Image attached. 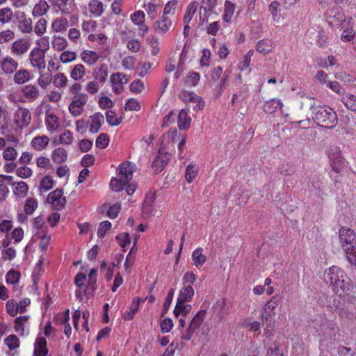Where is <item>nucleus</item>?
<instances>
[{"mask_svg": "<svg viewBox=\"0 0 356 356\" xmlns=\"http://www.w3.org/2000/svg\"><path fill=\"white\" fill-rule=\"evenodd\" d=\"M45 124L47 130L51 134L54 133L60 125L58 118L56 115L51 113H47Z\"/></svg>", "mask_w": 356, "mask_h": 356, "instance_id": "28", "label": "nucleus"}, {"mask_svg": "<svg viewBox=\"0 0 356 356\" xmlns=\"http://www.w3.org/2000/svg\"><path fill=\"white\" fill-rule=\"evenodd\" d=\"M203 249L201 248H198L195 249L192 253V259L193 261V264L196 266H202L207 260L206 255L203 253Z\"/></svg>", "mask_w": 356, "mask_h": 356, "instance_id": "39", "label": "nucleus"}, {"mask_svg": "<svg viewBox=\"0 0 356 356\" xmlns=\"http://www.w3.org/2000/svg\"><path fill=\"white\" fill-rule=\"evenodd\" d=\"M275 312H266L265 310L261 315L263 325L266 324L264 334H268L270 332V327H271L275 323L274 316Z\"/></svg>", "mask_w": 356, "mask_h": 356, "instance_id": "42", "label": "nucleus"}, {"mask_svg": "<svg viewBox=\"0 0 356 356\" xmlns=\"http://www.w3.org/2000/svg\"><path fill=\"white\" fill-rule=\"evenodd\" d=\"M17 156V150L13 147H6L3 152V158L6 161H15Z\"/></svg>", "mask_w": 356, "mask_h": 356, "instance_id": "60", "label": "nucleus"}, {"mask_svg": "<svg viewBox=\"0 0 356 356\" xmlns=\"http://www.w3.org/2000/svg\"><path fill=\"white\" fill-rule=\"evenodd\" d=\"M0 131L4 135L13 134V125L8 117V112L0 105Z\"/></svg>", "mask_w": 356, "mask_h": 356, "instance_id": "12", "label": "nucleus"}, {"mask_svg": "<svg viewBox=\"0 0 356 356\" xmlns=\"http://www.w3.org/2000/svg\"><path fill=\"white\" fill-rule=\"evenodd\" d=\"M13 15V10L10 8H3L0 9V22L6 24L9 22Z\"/></svg>", "mask_w": 356, "mask_h": 356, "instance_id": "53", "label": "nucleus"}, {"mask_svg": "<svg viewBox=\"0 0 356 356\" xmlns=\"http://www.w3.org/2000/svg\"><path fill=\"white\" fill-rule=\"evenodd\" d=\"M79 312L76 311V312L73 314V323L74 327L77 332H89V327L88 325V321L89 318V312H83V318H82V328L79 329V321L81 320L80 314H78Z\"/></svg>", "mask_w": 356, "mask_h": 356, "instance_id": "18", "label": "nucleus"}, {"mask_svg": "<svg viewBox=\"0 0 356 356\" xmlns=\"http://www.w3.org/2000/svg\"><path fill=\"white\" fill-rule=\"evenodd\" d=\"M138 300H137L136 302H135L134 300L133 301L132 304L129 307V310L123 314V318H124V320L130 321L134 318L136 313L138 309Z\"/></svg>", "mask_w": 356, "mask_h": 356, "instance_id": "57", "label": "nucleus"}, {"mask_svg": "<svg viewBox=\"0 0 356 356\" xmlns=\"http://www.w3.org/2000/svg\"><path fill=\"white\" fill-rule=\"evenodd\" d=\"M76 59V54L74 51H64L60 55L59 60L63 63H68Z\"/></svg>", "mask_w": 356, "mask_h": 356, "instance_id": "56", "label": "nucleus"}, {"mask_svg": "<svg viewBox=\"0 0 356 356\" xmlns=\"http://www.w3.org/2000/svg\"><path fill=\"white\" fill-rule=\"evenodd\" d=\"M28 60L31 67L38 72L44 71L46 67L45 54L40 49L33 48Z\"/></svg>", "mask_w": 356, "mask_h": 356, "instance_id": "7", "label": "nucleus"}, {"mask_svg": "<svg viewBox=\"0 0 356 356\" xmlns=\"http://www.w3.org/2000/svg\"><path fill=\"white\" fill-rule=\"evenodd\" d=\"M36 44L38 47H34V49H41L44 54L49 49L50 44H49V38L48 36H44L40 38L39 40L36 41Z\"/></svg>", "mask_w": 356, "mask_h": 356, "instance_id": "58", "label": "nucleus"}, {"mask_svg": "<svg viewBox=\"0 0 356 356\" xmlns=\"http://www.w3.org/2000/svg\"><path fill=\"white\" fill-rule=\"evenodd\" d=\"M68 20L65 17L56 18L52 22V30L56 33L64 32L68 27Z\"/></svg>", "mask_w": 356, "mask_h": 356, "instance_id": "35", "label": "nucleus"}, {"mask_svg": "<svg viewBox=\"0 0 356 356\" xmlns=\"http://www.w3.org/2000/svg\"><path fill=\"white\" fill-rule=\"evenodd\" d=\"M206 311L205 310H200L197 312L195 316L191 320L189 327L188 332L190 333H193L195 332L202 325L203 321L205 318Z\"/></svg>", "mask_w": 356, "mask_h": 356, "instance_id": "25", "label": "nucleus"}, {"mask_svg": "<svg viewBox=\"0 0 356 356\" xmlns=\"http://www.w3.org/2000/svg\"><path fill=\"white\" fill-rule=\"evenodd\" d=\"M31 79V74L28 70L22 69L17 71L14 75V81L17 84H23Z\"/></svg>", "mask_w": 356, "mask_h": 356, "instance_id": "41", "label": "nucleus"}, {"mask_svg": "<svg viewBox=\"0 0 356 356\" xmlns=\"http://www.w3.org/2000/svg\"><path fill=\"white\" fill-rule=\"evenodd\" d=\"M56 141L63 145H70L73 142V134L70 131L65 130L58 136Z\"/></svg>", "mask_w": 356, "mask_h": 356, "instance_id": "49", "label": "nucleus"}, {"mask_svg": "<svg viewBox=\"0 0 356 356\" xmlns=\"http://www.w3.org/2000/svg\"><path fill=\"white\" fill-rule=\"evenodd\" d=\"M15 173L20 178L27 179L32 176L33 171L30 168L27 166H22L17 168L15 170Z\"/></svg>", "mask_w": 356, "mask_h": 356, "instance_id": "63", "label": "nucleus"}, {"mask_svg": "<svg viewBox=\"0 0 356 356\" xmlns=\"http://www.w3.org/2000/svg\"><path fill=\"white\" fill-rule=\"evenodd\" d=\"M6 184L14 185L13 177L9 175H0V191L8 193V188Z\"/></svg>", "mask_w": 356, "mask_h": 356, "instance_id": "55", "label": "nucleus"}, {"mask_svg": "<svg viewBox=\"0 0 356 356\" xmlns=\"http://www.w3.org/2000/svg\"><path fill=\"white\" fill-rule=\"evenodd\" d=\"M51 2L56 11L64 15H70L76 8L74 0H51Z\"/></svg>", "mask_w": 356, "mask_h": 356, "instance_id": "11", "label": "nucleus"}, {"mask_svg": "<svg viewBox=\"0 0 356 356\" xmlns=\"http://www.w3.org/2000/svg\"><path fill=\"white\" fill-rule=\"evenodd\" d=\"M172 26V21L167 17L162 15L154 25V29L156 32L159 34H165L168 33Z\"/></svg>", "mask_w": 356, "mask_h": 356, "instance_id": "16", "label": "nucleus"}, {"mask_svg": "<svg viewBox=\"0 0 356 356\" xmlns=\"http://www.w3.org/2000/svg\"><path fill=\"white\" fill-rule=\"evenodd\" d=\"M47 353L46 339L42 337H37L34 343L33 356H46Z\"/></svg>", "mask_w": 356, "mask_h": 356, "instance_id": "23", "label": "nucleus"}, {"mask_svg": "<svg viewBox=\"0 0 356 356\" xmlns=\"http://www.w3.org/2000/svg\"><path fill=\"white\" fill-rule=\"evenodd\" d=\"M283 106L280 100L275 99L267 101L264 106V110L267 113H273L277 111L278 108H281Z\"/></svg>", "mask_w": 356, "mask_h": 356, "instance_id": "43", "label": "nucleus"}, {"mask_svg": "<svg viewBox=\"0 0 356 356\" xmlns=\"http://www.w3.org/2000/svg\"><path fill=\"white\" fill-rule=\"evenodd\" d=\"M256 49L260 53L266 54L271 51V45L266 40H261L257 42Z\"/></svg>", "mask_w": 356, "mask_h": 356, "instance_id": "59", "label": "nucleus"}, {"mask_svg": "<svg viewBox=\"0 0 356 356\" xmlns=\"http://www.w3.org/2000/svg\"><path fill=\"white\" fill-rule=\"evenodd\" d=\"M89 10L95 16H100L104 11L103 3L99 0H92L89 3Z\"/></svg>", "mask_w": 356, "mask_h": 356, "instance_id": "46", "label": "nucleus"}, {"mask_svg": "<svg viewBox=\"0 0 356 356\" xmlns=\"http://www.w3.org/2000/svg\"><path fill=\"white\" fill-rule=\"evenodd\" d=\"M127 76L122 72H115L111 75L110 81L113 91L115 94L121 93L124 90V86L128 82Z\"/></svg>", "mask_w": 356, "mask_h": 356, "instance_id": "10", "label": "nucleus"}, {"mask_svg": "<svg viewBox=\"0 0 356 356\" xmlns=\"http://www.w3.org/2000/svg\"><path fill=\"white\" fill-rule=\"evenodd\" d=\"M191 121L187 112L184 109L181 110L177 116L178 127L182 130L187 129L190 127Z\"/></svg>", "mask_w": 356, "mask_h": 356, "instance_id": "34", "label": "nucleus"}, {"mask_svg": "<svg viewBox=\"0 0 356 356\" xmlns=\"http://www.w3.org/2000/svg\"><path fill=\"white\" fill-rule=\"evenodd\" d=\"M195 293L193 286H184L180 289L177 300L180 302H191Z\"/></svg>", "mask_w": 356, "mask_h": 356, "instance_id": "27", "label": "nucleus"}, {"mask_svg": "<svg viewBox=\"0 0 356 356\" xmlns=\"http://www.w3.org/2000/svg\"><path fill=\"white\" fill-rule=\"evenodd\" d=\"M13 121L15 127L13 126V134L18 132L24 128L27 127L31 121V114L29 109L24 107H19L14 113Z\"/></svg>", "mask_w": 356, "mask_h": 356, "instance_id": "5", "label": "nucleus"}, {"mask_svg": "<svg viewBox=\"0 0 356 356\" xmlns=\"http://www.w3.org/2000/svg\"><path fill=\"white\" fill-rule=\"evenodd\" d=\"M104 122V116L100 113L94 114L90 118L89 130L91 133H97Z\"/></svg>", "mask_w": 356, "mask_h": 356, "instance_id": "29", "label": "nucleus"}, {"mask_svg": "<svg viewBox=\"0 0 356 356\" xmlns=\"http://www.w3.org/2000/svg\"><path fill=\"white\" fill-rule=\"evenodd\" d=\"M310 111L314 114L312 118L318 126L327 129H332L338 123L337 113L330 106L311 104Z\"/></svg>", "mask_w": 356, "mask_h": 356, "instance_id": "2", "label": "nucleus"}, {"mask_svg": "<svg viewBox=\"0 0 356 356\" xmlns=\"http://www.w3.org/2000/svg\"><path fill=\"white\" fill-rule=\"evenodd\" d=\"M154 193H149L146 195L144 200L142 211L145 217H149L154 214Z\"/></svg>", "mask_w": 356, "mask_h": 356, "instance_id": "17", "label": "nucleus"}, {"mask_svg": "<svg viewBox=\"0 0 356 356\" xmlns=\"http://www.w3.org/2000/svg\"><path fill=\"white\" fill-rule=\"evenodd\" d=\"M4 342L10 350H14L19 346V340L16 335H9Z\"/></svg>", "mask_w": 356, "mask_h": 356, "instance_id": "62", "label": "nucleus"}, {"mask_svg": "<svg viewBox=\"0 0 356 356\" xmlns=\"http://www.w3.org/2000/svg\"><path fill=\"white\" fill-rule=\"evenodd\" d=\"M85 75L86 67L81 63H79L74 65L70 71V77L74 81H79L82 80Z\"/></svg>", "mask_w": 356, "mask_h": 356, "instance_id": "30", "label": "nucleus"}, {"mask_svg": "<svg viewBox=\"0 0 356 356\" xmlns=\"http://www.w3.org/2000/svg\"><path fill=\"white\" fill-rule=\"evenodd\" d=\"M29 317L26 316H19L15 321V330L17 332H21L23 334L25 332L24 324L27 322Z\"/></svg>", "mask_w": 356, "mask_h": 356, "instance_id": "54", "label": "nucleus"}, {"mask_svg": "<svg viewBox=\"0 0 356 356\" xmlns=\"http://www.w3.org/2000/svg\"><path fill=\"white\" fill-rule=\"evenodd\" d=\"M52 48L57 51H62L68 46L67 40L62 36L54 35L51 40Z\"/></svg>", "mask_w": 356, "mask_h": 356, "instance_id": "38", "label": "nucleus"}, {"mask_svg": "<svg viewBox=\"0 0 356 356\" xmlns=\"http://www.w3.org/2000/svg\"><path fill=\"white\" fill-rule=\"evenodd\" d=\"M130 19L134 24L138 26V31L144 35L149 30L148 26L145 24V14L143 10H137L132 13Z\"/></svg>", "mask_w": 356, "mask_h": 356, "instance_id": "13", "label": "nucleus"}, {"mask_svg": "<svg viewBox=\"0 0 356 356\" xmlns=\"http://www.w3.org/2000/svg\"><path fill=\"white\" fill-rule=\"evenodd\" d=\"M136 58L134 56H125L122 60V65L124 70H131L134 68Z\"/></svg>", "mask_w": 356, "mask_h": 356, "instance_id": "64", "label": "nucleus"}, {"mask_svg": "<svg viewBox=\"0 0 356 356\" xmlns=\"http://www.w3.org/2000/svg\"><path fill=\"white\" fill-rule=\"evenodd\" d=\"M49 143V139L47 136H38L32 139L31 145L35 150L42 151L47 147Z\"/></svg>", "mask_w": 356, "mask_h": 356, "instance_id": "26", "label": "nucleus"}, {"mask_svg": "<svg viewBox=\"0 0 356 356\" xmlns=\"http://www.w3.org/2000/svg\"><path fill=\"white\" fill-rule=\"evenodd\" d=\"M97 273V270L95 268H92L88 274V289H90L92 291L96 289Z\"/></svg>", "mask_w": 356, "mask_h": 356, "instance_id": "61", "label": "nucleus"}, {"mask_svg": "<svg viewBox=\"0 0 356 356\" xmlns=\"http://www.w3.org/2000/svg\"><path fill=\"white\" fill-rule=\"evenodd\" d=\"M31 43L29 40L22 38L15 41L11 47L12 53L17 56H22L30 49Z\"/></svg>", "mask_w": 356, "mask_h": 356, "instance_id": "14", "label": "nucleus"}, {"mask_svg": "<svg viewBox=\"0 0 356 356\" xmlns=\"http://www.w3.org/2000/svg\"><path fill=\"white\" fill-rule=\"evenodd\" d=\"M70 319V312L69 310H67L64 312L59 313L56 316V322L60 324L64 325V333L70 334L72 332V328L69 323Z\"/></svg>", "mask_w": 356, "mask_h": 356, "instance_id": "31", "label": "nucleus"}, {"mask_svg": "<svg viewBox=\"0 0 356 356\" xmlns=\"http://www.w3.org/2000/svg\"><path fill=\"white\" fill-rule=\"evenodd\" d=\"M108 67L106 64H101L93 72V76L99 82L104 83L108 77Z\"/></svg>", "mask_w": 356, "mask_h": 356, "instance_id": "33", "label": "nucleus"}, {"mask_svg": "<svg viewBox=\"0 0 356 356\" xmlns=\"http://www.w3.org/2000/svg\"><path fill=\"white\" fill-rule=\"evenodd\" d=\"M323 277L325 282L332 287L337 296L346 297L351 293L353 284L347 273L341 268L331 266L325 270Z\"/></svg>", "mask_w": 356, "mask_h": 356, "instance_id": "1", "label": "nucleus"}, {"mask_svg": "<svg viewBox=\"0 0 356 356\" xmlns=\"http://www.w3.org/2000/svg\"><path fill=\"white\" fill-rule=\"evenodd\" d=\"M134 167V165L129 161L124 162L118 166L117 177L112 178L110 182L112 191L118 192L124 188L133 177Z\"/></svg>", "mask_w": 356, "mask_h": 356, "instance_id": "3", "label": "nucleus"}, {"mask_svg": "<svg viewBox=\"0 0 356 356\" xmlns=\"http://www.w3.org/2000/svg\"><path fill=\"white\" fill-rule=\"evenodd\" d=\"M198 166L195 164H189L187 165L185 172V178L188 183H191L197 177L198 173Z\"/></svg>", "mask_w": 356, "mask_h": 356, "instance_id": "45", "label": "nucleus"}, {"mask_svg": "<svg viewBox=\"0 0 356 356\" xmlns=\"http://www.w3.org/2000/svg\"><path fill=\"white\" fill-rule=\"evenodd\" d=\"M51 158L55 163L61 164L67 161V152L63 147L56 148L51 153Z\"/></svg>", "mask_w": 356, "mask_h": 356, "instance_id": "32", "label": "nucleus"}, {"mask_svg": "<svg viewBox=\"0 0 356 356\" xmlns=\"http://www.w3.org/2000/svg\"><path fill=\"white\" fill-rule=\"evenodd\" d=\"M40 76L38 79V85L42 88H45L47 86L50 84L52 81L51 76L49 73H44L43 71L39 72Z\"/></svg>", "mask_w": 356, "mask_h": 356, "instance_id": "52", "label": "nucleus"}, {"mask_svg": "<svg viewBox=\"0 0 356 356\" xmlns=\"http://www.w3.org/2000/svg\"><path fill=\"white\" fill-rule=\"evenodd\" d=\"M15 188H13V193L18 198H24L26 196L29 190V186L24 181L14 182Z\"/></svg>", "mask_w": 356, "mask_h": 356, "instance_id": "37", "label": "nucleus"}, {"mask_svg": "<svg viewBox=\"0 0 356 356\" xmlns=\"http://www.w3.org/2000/svg\"><path fill=\"white\" fill-rule=\"evenodd\" d=\"M47 21L40 18L35 24L34 32L38 36H42L47 31Z\"/></svg>", "mask_w": 356, "mask_h": 356, "instance_id": "51", "label": "nucleus"}, {"mask_svg": "<svg viewBox=\"0 0 356 356\" xmlns=\"http://www.w3.org/2000/svg\"><path fill=\"white\" fill-rule=\"evenodd\" d=\"M38 201L35 198H28L24 204V211L27 215H31L38 208Z\"/></svg>", "mask_w": 356, "mask_h": 356, "instance_id": "50", "label": "nucleus"}, {"mask_svg": "<svg viewBox=\"0 0 356 356\" xmlns=\"http://www.w3.org/2000/svg\"><path fill=\"white\" fill-rule=\"evenodd\" d=\"M339 240L345 252L352 251L356 248V233L351 229L342 227L339 229Z\"/></svg>", "mask_w": 356, "mask_h": 356, "instance_id": "6", "label": "nucleus"}, {"mask_svg": "<svg viewBox=\"0 0 356 356\" xmlns=\"http://www.w3.org/2000/svg\"><path fill=\"white\" fill-rule=\"evenodd\" d=\"M88 101L86 94H81L74 96L72 102L69 105L70 113L74 117L79 116L83 111V106Z\"/></svg>", "mask_w": 356, "mask_h": 356, "instance_id": "8", "label": "nucleus"}, {"mask_svg": "<svg viewBox=\"0 0 356 356\" xmlns=\"http://www.w3.org/2000/svg\"><path fill=\"white\" fill-rule=\"evenodd\" d=\"M186 302H180L177 300L176 307L174 309V314L176 317H179V316H186L191 312V305H186Z\"/></svg>", "mask_w": 356, "mask_h": 356, "instance_id": "40", "label": "nucleus"}, {"mask_svg": "<svg viewBox=\"0 0 356 356\" xmlns=\"http://www.w3.org/2000/svg\"><path fill=\"white\" fill-rule=\"evenodd\" d=\"M81 60L88 65H92L99 60V56L94 51L85 49L80 54Z\"/></svg>", "mask_w": 356, "mask_h": 356, "instance_id": "24", "label": "nucleus"}, {"mask_svg": "<svg viewBox=\"0 0 356 356\" xmlns=\"http://www.w3.org/2000/svg\"><path fill=\"white\" fill-rule=\"evenodd\" d=\"M235 10V4L229 1L224 3V22H229Z\"/></svg>", "mask_w": 356, "mask_h": 356, "instance_id": "48", "label": "nucleus"}, {"mask_svg": "<svg viewBox=\"0 0 356 356\" xmlns=\"http://www.w3.org/2000/svg\"><path fill=\"white\" fill-rule=\"evenodd\" d=\"M198 8V2L195 1H191L186 8V10L184 17V24H190L194 15Z\"/></svg>", "mask_w": 356, "mask_h": 356, "instance_id": "36", "label": "nucleus"}, {"mask_svg": "<svg viewBox=\"0 0 356 356\" xmlns=\"http://www.w3.org/2000/svg\"><path fill=\"white\" fill-rule=\"evenodd\" d=\"M38 88L31 84L24 86L22 89V95L27 101L33 102L39 97Z\"/></svg>", "mask_w": 356, "mask_h": 356, "instance_id": "21", "label": "nucleus"}, {"mask_svg": "<svg viewBox=\"0 0 356 356\" xmlns=\"http://www.w3.org/2000/svg\"><path fill=\"white\" fill-rule=\"evenodd\" d=\"M170 154L164 152L161 149L159 150L158 155L152 163V167L156 173L161 172L168 164L170 159Z\"/></svg>", "mask_w": 356, "mask_h": 356, "instance_id": "15", "label": "nucleus"}, {"mask_svg": "<svg viewBox=\"0 0 356 356\" xmlns=\"http://www.w3.org/2000/svg\"><path fill=\"white\" fill-rule=\"evenodd\" d=\"M49 5L47 0H38L33 6L31 14L33 17H40L45 15L49 10Z\"/></svg>", "mask_w": 356, "mask_h": 356, "instance_id": "19", "label": "nucleus"}, {"mask_svg": "<svg viewBox=\"0 0 356 356\" xmlns=\"http://www.w3.org/2000/svg\"><path fill=\"white\" fill-rule=\"evenodd\" d=\"M67 82L68 79L63 72L56 73L53 77V83L56 88H63L67 86Z\"/></svg>", "mask_w": 356, "mask_h": 356, "instance_id": "44", "label": "nucleus"}, {"mask_svg": "<svg viewBox=\"0 0 356 356\" xmlns=\"http://www.w3.org/2000/svg\"><path fill=\"white\" fill-rule=\"evenodd\" d=\"M181 97L184 100H188L190 103L193 104V109L194 111H199L204 106V102L202 100V98L193 92H184L181 95Z\"/></svg>", "mask_w": 356, "mask_h": 356, "instance_id": "22", "label": "nucleus"}, {"mask_svg": "<svg viewBox=\"0 0 356 356\" xmlns=\"http://www.w3.org/2000/svg\"><path fill=\"white\" fill-rule=\"evenodd\" d=\"M327 152L332 171L337 174H342L346 170V161L341 156L339 147L337 145H331Z\"/></svg>", "mask_w": 356, "mask_h": 356, "instance_id": "4", "label": "nucleus"}, {"mask_svg": "<svg viewBox=\"0 0 356 356\" xmlns=\"http://www.w3.org/2000/svg\"><path fill=\"white\" fill-rule=\"evenodd\" d=\"M63 195V190L56 188L48 195L47 200L55 209L61 210L66 204V199Z\"/></svg>", "mask_w": 356, "mask_h": 356, "instance_id": "9", "label": "nucleus"}, {"mask_svg": "<svg viewBox=\"0 0 356 356\" xmlns=\"http://www.w3.org/2000/svg\"><path fill=\"white\" fill-rule=\"evenodd\" d=\"M1 68L6 74L13 73L18 67V63L12 57L6 56L0 62Z\"/></svg>", "mask_w": 356, "mask_h": 356, "instance_id": "20", "label": "nucleus"}, {"mask_svg": "<svg viewBox=\"0 0 356 356\" xmlns=\"http://www.w3.org/2000/svg\"><path fill=\"white\" fill-rule=\"evenodd\" d=\"M33 21L30 17H24L18 23V28L23 33H30L33 30Z\"/></svg>", "mask_w": 356, "mask_h": 356, "instance_id": "47", "label": "nucleus"}]
</instances>
